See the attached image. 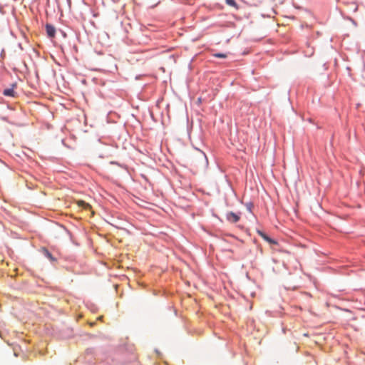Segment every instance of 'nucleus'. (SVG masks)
Here are the masks:
<instances>
[{
    "mask_svg": "<svg viewBox=\"0 0 365 365\" xmlns=\"http://www.w3.org/2000/svg\"><path fill=\"white\" fill-rule=\"evenodd\" d=\"M43 253L48 259H49L51 261H55V258L53 257V255L49 252V251L46 249H43Z\"/></svg>",
    "mask_w": 365,
    "mask_h": 365,
    "instance_id": "39448f33",
    "label": "nucleus"
},
{
    "mask_svg": "<svg viewBox=\"0 0 365 365\" xmlns=\"http://www.w3.org/2000/svg\"><path fill=\"white\" fill-rule=\"evenodd\" d=\"M77 205L78 207H83L84 210L91 209V206L83 200H78Z\"/></svg>",
    "mask_w": 365,
    "mask_h": 365,
    "instance_id": "20e7f679",
    "label": "nucleus"
},
{
    "mask_svg": "<svg viewBox=\"0 0 365 365\" xmlns=\"http://www.w3.org/2000/svg\"><path fill=\"white\" fill-rule=\"evenodd\" d=\"M227 219L230 222H233V223H235V222H238V221H239V220H240V217H239L237 214H235V213H234V212H229V213L227 215Z\"/></svg>",
    "mask_w": 365,
    "mask_h": 365,
    "instance_id": "f257e3e1",
    "label": "nucleus"
},
{
    "mask_svg": "<svg viewBox=\"0 0 365 365\" xmlns=\"http://www.w3.org/2000/svg\"><path fill=\"white\" fill-rule=\"evenodd\" d=\"M259 235L263 237V239H264L266 241H267L270 244H276V242L274 240H272L270 237H269L265 234L259 232Z\"/></svg>",
    "mask_w": 365,
    "mask_h": 365,
    "instance_id": "423d86ee",
    "label": "nucleus"
},
{
    "mask_svg": "<svg viewBox=\"0 0 365 365\" xmlns=\"http://www.w3.org/2000/svg\"><path fill=\"white\" fill-rule=\"evenodd\" d=\"M200 155H201L202 156H203L204 158H205V154H204V153H200Z\"/></svg>",
    "mask_w": 365,
    "mask_h": 365,
    "instance_id": "1a4fd4ad",
    "label": "nucleus"
},
{
    "mask_svg": "<svg viewBox=\"0 0 365 365\" xmlns=\"http://www.w3.org/2000/svg\"><path fill=\"white\" fill-rule=\"evenodd\" d=\"M3 94L6 96L15 97L16 92L14 90V88L4 89L3 91Z\"/></svg>",
    "mask_w": 365,
    "mask_h": 365,
    "instance_id": "7ed1b4c3",
    "label": "nucleus"
},
{
    "mask_svg": "<svg viewBox=\"0 0 365 365\" xmlns=\"http://www.w3.org/2000/svg\"><path fill=\"white\" fill-rule=\"evenodd\" d=\"M226 2L230 6H236V3L235 0H226Z\"/></svg>",
    "mask_w": 365,
    "mask_h": 365,
    "instance_id": "6e6552de",
    "label": "nucleus"
},
{
    "mask_svg": "<svg viewBox=\"0 0 365 365\" xmlns=\"http://www.w3.org/2000/svg\"><path fill=\"white\" fill-rule=\"evenodd\" d=\"M46 32H47V34L48 36L54 37L55 34H56V29L53 26L47 24L46 26Z\"/></svg>",
    "mask_w": 365,
    "mask_h": 365,
    "instance_id": "f03ea898",
    "label": "nucleus"
},
{
    "mask_svg": "<svg viewBox=\"0 0 365 365\" xmlns=\"http://www.w3.org/2000/svg\"><path fill=\"white\" fill-rule=\"evenodd\" d=\"M214 56H215L217 58H225L227 57V54L221 53H215Z\"/></svg>",
    "mask_w": 365,
    "mask_h": 365,
    "instance_id": "0eeeda50",
    "label": "nucleus"
}]
</instances>
